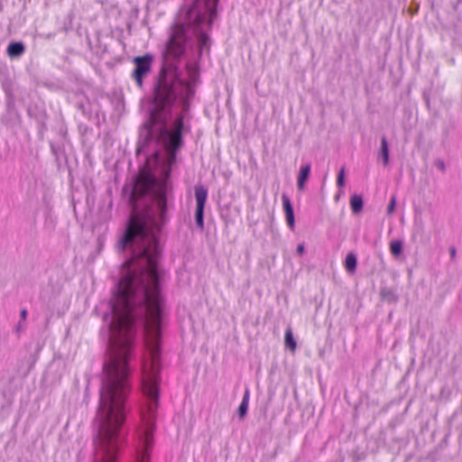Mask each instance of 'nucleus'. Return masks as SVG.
Masks as SVG:
<instances>
[{
  "instance_id": "9b49d317",
  "label": "nucleus",
  "mask_w": 462,
  "mask_h": 462,
  "mask_svg": "<svg viewBox=\"0 0 462 462\" xmlns=\"http://www.w3.org/2000/svg\"><path fill=\"white\" fill-rule=\"evenodd\" d=\"M351 209L354 213H358L363 208V199L359 195H354L350 199Z\"/></svg>"
},
{
  "instance_id": "a211bd4d",
  "label": "nucleus",
  "mask_w": 462,
  "mask_h": 462,
  "mask_svg": "<svg viewBox=\"0 0 462 462\" xmlns=\"http://www.w3.org/2000/svg\"><path fill=\"white\" fill-rule=\"evenodd\" d=\"M449 253H450V257H451L452 259H454V258L456 257V255H457V250H456V248H455V247H451V248L449 249Z\"/></svg>"
},
{
  "instance_id": "4468645a",
  "label": "nucleus",
  "mask_w": 462,
  "mask_h": 462,
  "mask_svg": "<svg viewBox=\"0 0 462 462\" xmlns=\"http://www.w3.org/2000/svg\"><path fill=\"white\" fill-rule=\"evenodd\" d=\"M337 185L339 188H343L345 185V169L344 168H342L338 172L337 179Z\"/></svg>"
},
{
  "instance_id": "1a4fd4ad",
  "label": "nucleus",
  "mask_w": 462,
  "mask_h": 462,
  "mask_svg": "<svg viewBox=\"0 0 462 462\" xmlns=\"http://www.w3.org/2000/svg\"><path fill=\"white\" fill-rule=\"evenodd\" d=\"M249 397H250L249 390H245V394L243 396V400H242V402L238 407V411H237L238 416L241 420H243L247 413L248 405H249Z\"/></svg>"
},
{
  "instance_id": "6ab92c4d",
  "label": "nucleus",
  "mask_w": 462,
  "mask_h": 462,
  "mask_svg": "<svg viewBox=\"0 0 462 462\" xmlns=\"http://www.w3.org/2000/svg\"><path fill=\"white\" fill-rule=\"evenodd\" d=\"M437 167H438L439 169H440L441 171H444V170H445V163H444L442 161L438 162H437Z\"/></svg>"
},
{
  "instance_id": "f3484780",
  "label": "nucleus",
  "mask_w": 462,
  "mask_h": 462,
  "mask_svg": "<svg viewBox=\"0 0 462 462\" xmlns=\"http://www.w3.org/2000/svg\"><path fill=\"white\" fill-rule=\"evenodd\" d=\"M21 319L24 321L27 317V310L25 309L22 310L20 312Z\"/></svg>"
},
{
  "instance_id": "2eb2a0df",
  "label": "nucleus",
  "mask_w": 462,
  "mask_h": 462,
  "mask_svg": "<svg viewBox=\"0 0 462 462\" xmlns=\"http://www.w3.org/2000/svg\"><path fill=\"white\" fill-rule=\"evenodd\" d=\"M395 206H396V198H395V196H393L391 198L390 203L387 207V214L388 215H392L393 213V211L395 210Z\"/></svg>"
},
{
  "instance_id": "9d476101",
  "label": "nucleus",
  "mask_w": 462,
  "mask_h": 462,
  "mask_svg": "<svg viewBox=\"0 0 462 462\" xmlns=\"http://www.w3.org/2000/svg\"><path fill=\"white\" fill-rule=\"evenodd\" d=\"M356 263H357V259H356V254H354L353 253L347 254L346 256V259H345V267H346V271L349 273H355L356 268Z\"/></svg>"
},
{
  "instance_id": "f8f14e48",
  "label": "nucleus",
  "mask_w": 462,
  "mask_h": 462,
  "mask_svg": "<svg viewBox=\"0 0 462 462\" xmlns=\"http://www.w3.org/2000/svg\"><path fill=\"white\" fill-rule=\"evenodd\" d=\"M403 243L401 240H393L390 242V251L394 257H398L402 252Z\"/></svg>"
},
{
  "instance_id": "7ed1b4c3",
  "label": "nucleus",
  "mask_w": 462,
  "mask_h": 462,
  "mask_svg": "<svg viewBox=\"0 0 462 462\" xmlns=\"http://www.w3.org/2000/svg\"><path fill=\"white\" fill-rule=\"evenodd\" d=\"M152 60V57L150 54H146L142 57H135L134 59L135 68L132 73V77L140 88L143 86V79L151 71Z\"/></svg>"
},
{
  "instance_id": "20e7f679",
  "label": "nucleus",
  "mask_w": 462,
  "mask_h": 462,
  "mask_svg": "<svg viewBox=\"0 0 462 462\" xmlns=\"http://www.w3.org/2000/svg\"><path fill=\"white\" fill-rule=\"evenodd\" d=\"M196 208V224L200 228L204 227V208L208 198V190L203 186L195 187Z\"/></svg>"
},
{
  "instance_id": "6e6552de",
  "label": "nucleus",
  "mask_w": 462,
  "mask_h": 462,
  "mask_svg": "<svg viewBox=\"0 0 462 462\" xmlns=\"http://www.w3.org/2000/svg\"><path fill=\"white\" fill-rule=\"evenodd\" d=\"M378 159L383 161V165H387L389 162L388 143L384 136L381 140V147L378 152Z\"/></svg>"
},
{
  "instance_id": "f03ea898",
  "label": "nucleus",
  "mask_w": 462,
  "mask_h": 462,
  "mask_svg": "<svg viewBox=\"0 0 462 462\" xmlns=\"http://www.w3.org/2000/svg\"><path fill=\"white\" fill-rule=\"evenodd\" d=\"M218 0H195L187 10L184 21L176 23L171 29L166 45V53L173 59H180L191 42L196 37L199 49L208 48V37L206 31L210 28L217 15L216 7Z\"/></svg>"
},
{
  "instance_id": "39448f33",
  "label": "nucleus",
  "mask_w": 462,
  "mask_h": 462,
  "mask_svg": "<svg viewBox=\"0 0 462 462\" xmlns=\"http://www.w3.org/2000/svg\"><path fill=\"white\" fill-rule=\"evenodd\" d=\"M282 207L286 217L287 225L291 229L294 228V213L292 205L291 203V200L289 197L285 194L282 196Z\"/></svg>"
},
{
  "instance_id": "f257e3e1",
  "label": "nucleus",
  "mask_w": 462,
  "mask_h": 462,
  "mask_svg": "<svg viewBox=\"0 0 462 462\" xmlns=\"http://www.w3.org/2000/svg\"><path fill=\"white\" fill-rule=\"evenodd\" d=\"M164 217H130L116 244L131 258L111 301L109 361L96 420L95 462H149L159 401L161 294L158 236Z\"/></svg>"
},
{
  "instance_id": "dca6fc26",
  "label": "nucleus",
  "mask_w": 462,
  "mask_h": 462,
  "mask_svg": "<svg viewBox=\"0 0 462 462\" xmlns=\"http://www.w3.org/2000/svg\"><path fill=\"white\" fill-rule=\"evenodd\" d=\"M304 251H305L304 245L303 244L298 245V246H297V253L299 254H302L304 253Z\"/></svg>"
},
{
  "instance_id": "ddd939ff",
  "label": "nucleus",
  "mask_w": 462,
  "mask_h": 462,
  "mask_svg": "<svg viewBox=\"0 0 462 462\" xmlns=\"http://www.w3.org/2000/svg\"><path fill=\"white\" fill-rule=\"evenodd\" d=\"M285 346L290 348L292 352L296 349V341L293 338V335L291 330L289 328L285 331V338H284Z\"/></svg>"
},
{
  "instance_id": "0eeeda50",
  "label": "nucleus",
  "mask_w": 462,
  "mask_h": 462,
  "mask_svg": "<svg viewBox=\"0 0 462 462\" xmlns=\"http://www.w3.org/2000/svg\"><path fill=\"white\" fill-rule=\"evenodd\" d=\"M25 51V47L21 42H11L7 47V54L10 58H18Z\"/></svg>"
},
{
  "instance_id": "423d86ee",
  "label": "nucleus",
  "mask_w": 462,
  "mask_h": 462,
  "mask_svg": "<svg viewBox=\"0 0 462 462\" xmlns=\"http://www.w3.org/2000/svg\"><path fill=\"white\" fill-rule=\"evenodd\" d=\"M310 164L306 163L300 166L299 175H298V181L297 186L300 190H303L305 187V183L307 180L309 179L310 173Z\"/></svg>"
}]
</instances>
